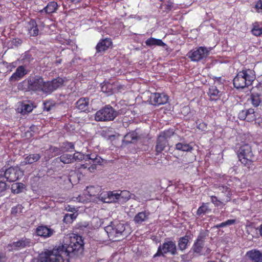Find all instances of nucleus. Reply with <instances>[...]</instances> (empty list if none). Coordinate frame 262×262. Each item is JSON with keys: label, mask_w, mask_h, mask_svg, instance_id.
<instances>
[{"label": "nucleus", "mask_w": 262, "mask_h": 262, "mask_svg": "<svg viewBox=\"0 0 262 262\" xmlns=\"http://www.w3.org/2000/svg\"><path fill=\"white\" fill-rule=\"evenodd\" d=\"M58 4L55 2H50L48 5L41 10L40 12L43 13L45 12L46 14H51L56 12L58 9Z\"/></svg>", "instance_id": "a878e982"}, {"label": "nucleus", "mask_w": 262, "mask_h": 262, "mask_svg": "<svg viewBox=\"0 0 262 262\" xmlns=\"http://www.w3.org/2000/svg\"><path fill=\"white\" fill-rule=\"evenodd\" d=\"M23 171L17 166L2 168L0 169V177L10 182L16 181L23 177Z\"/></svg>", "instance_id": "9d476101"}, {"label": "nucleus", "mask_w": 262, "mask_h": 262, "mask_svg": "<svg viewBox=\"0 0 262 262\" xmlns=\"http://www.w3.org/2000/svg\"><path fill=\"white\" fill-rule=\"evenodd\" d=\"M209 50L204 47H200L190 51L187 53V56L191 61L198 62L207 57Z\"/></svg>", "instance_id": "ddd939ff"}, {"label": "nucleus", "mask_w": 262, "mask_h": 262, "mask_svg": "<svg viewBox=\"0 0 262 262\" xmlns=\"http://www.w3.org/2000/svg\"><path fill=\"white\" fill-rule=\"evenodd\" d=\"M8 187V185L5 182V180L0 177V195H3Z\"/></svg>", "instance_id": "79ce46f5"}, {"label": "nucleus", "mask_w": 262, "mask_h": 262, "mask_svg": "<svg viewBox=\"0 0 262 262\" xmlns=\"http://www.w3.org/2000/svg\"><path fill=\"white\" fill-rule=\"evenodd\" d=\"M181 257L182 259H185V258H190V255L188 254V253L187 254H184V255H181Z\"/></svg>", "instance_id": "864d4df0"}, {"label": "nucleus", "mask_w": 262, "mask_h": 262, "mask_svg": "<svg viewBox=\"0 0 262 262\" xmlns=\"http://www.w3.org/2000/svg\"><path fill=\"white\" fill-rule=\"evenodd\" d=\"M108 237L113 241H119L120 237L126 236L127 232L125 231V224L118 221L112 222L105 228Z\"/></svg>", "instance_id": "423d86ee"}, {"label": "nucleus", "mask_w": 262, "mask_h": 262, "mask_svg": "<svg viewBox=\"0 0 262 262\" xmlns=\"http://www.w3.org/2000/svg\"><path fill=\"white\" fill-rule=\"evenodd\" d=\"M171 7H172V4H171L170 5H168V8L169 9H171Z\"/></svg>", "instance_id": "052dcab7"}, {"label": "nucleus", "mask_w": 262, "mask_h": 262, "mask_svg": "<svg viewBox=\"0 0 262 262\" xmlns=\"http://www.w3.org/2000/svg\"><path fill=\"white\" fill-rule=\"evenodd\" d=\"M232 195L231 192H228L227 193L223 194V195L221 196V200L223 202V203H226L229 202L231 200V196Z\"/></svg>", "instance_id": "c03bdc74"}, {"label": "nucleus", "mask_w": 262, "mask_h": 262, "mask_svg": "<svg viewBox=\"0 0 262 262\" xmlns=\"http://www.w3.org/2000/svg\"><path fill=\"white\" fill-rule=\"evenodd\" d=\"M252 34L256 36H260L262 34V29L256 25H255L251 30Z\"/></svg>", "instance_id": "37998d69"}, {"label": "nucleus", "mask_w": 262, "mask_h": 262, "mask_svg": "<svg viewBox=\"0 0 262 262\" xmlns=\"http://www.w3.org/2000/svg\"><path fill=\"white\" fill-rule=\"evenodd\" d=\"M246 256L252 262H262V252L257 249L248 251Z\"/></svg>", "instance_id": "aec40b11"}, {"label": "nucleus", "mask_w": 262, "mask_h": 262, "mask_svg": "<svg viewBox=\"0 0 262 262\" xmlns=\"http://www.w3.org/2000/svg\"><path fill=\"white\" fill-rule=\"evenodd\" d=\"M29 33L30 36H36L38 34V29L37 24L34 20L30 22V27L28 28Z\"/></svg>", "instance_id": "2f4dec72"}, {"label": "nucleus", "mask_w": 262, "mask_h": 262, "mask_svg": "<svg viewBox=\"0 0 262 262\" xmlns=\"http://www.w3.org/2000/svg\"><path fill=\"white\" fill-rule=\"evenodd\" d=\"M208 93L211 100H217L221 95V92L215 86H210Z\"/></svg>", "instance_id": "c85d7f7f"}, {"label": "nucleus", "mask_w": 262, "mask_h": 262, "mask_svg": "<svg viewBox=\"0 0 262 262\" xmlns=\"http://www.w3.org/2000/svg\"><path fill=\"white\" fill-rule=\"evenodd\" d=\"M211 202L214 204L216 207H219L221 205H225V203H223V202L221 200V198L219 199L215 196H211L210 197Z\"/></svg>", "instance_id": "a19ab883"}, {"label": "nucleus", "mask_w": 262, "mask_h": 262, "mask_svg": "<svg viewBox=\"0 0 262 262\" xmlns=\"http://www.w3.org/2000/svg\"><path fill=\"white\" fill-rule=\"evenodd\" d=\"M70 3H79L81 0H68Z\"/></svg>", "instance_id": "5fc2aeb1"}, {"label": "nucleus", "mask_w": 262, "mask_h": 262, "mask_svg": "<svg viewBox=\"0 0 262 262\" xmlns=\"http://www.w3.org/2000/svg\"><path fill=\"white\" fill-rule=\"evenodd\" d=\"M145 44L146 46L149 47L152 46H159L164 47L166 46V45L163 42L162 40L156 39L152 37L147 39L145 41Z\"/></svg>", "instance_id": "c756f323"}, {"label": "nucleus", "mask_w": 262, "mask_h": 262, "mask_svg": "<svg viewBox=\"0 0 262 262\" xmlns=\"http://www.w3.org/2000/svg\"><path fill=\"white\" fill-rule=\"evenodd\" d=\"M195 160V156L192 155V159H191V160L189 161H187V162H188V163H192V162H193V161L194 160Z\"/></svg>", "instance_id": "6e6d98bb"}, {"label": "nucleus", "mask_w": 262, "mask_h": 262, "mask_svg": "<svg viewBox=\"0 0 262 262\" xmlns=\"http://www.w3.org/2000/svg\"><path fill=\"white\" fill-rule=\"evenodd\" d=\"M56 161L59 160L64 164H71L73 163L72 155L64 154L56 159Z\"/></svg>", "instance_id": "473e14b6"}, {"label": "nucleus", "mask_w": 262, "mask_h": 262, "mask_svg": "<svg viewBox=\"0 0 262 262\" xmlns=\"http://www.w3.org/2000/svg\"><path fill=\"white\" fill-rule=\"evenodd\" d=\"M118 115L117 112L112 106L107 105L95 113V119L96 121H112Z\"/></svg>", "instance_id": "1a4fd4ad"}, {"label": "nucleus", "mask_w": 262, "mask_h": 262, "mask_svg": "<svg viewBox=\"0 0 262 262\" xmlns=\"http://www.w3.org/2000/svg\"><path fill=\"white\" fill-rule=\"evenodd\" d=\"M91 165L88 167V170L90 172H94L96 170L97 165H99V164L91 163Z\"/></svg>", "instance_id": "de8ad7c7"}, {"label": "nucleus", "mask_w": 262, "mask_h": 262, "mask_svg": "<svg viewBox=\"0 0 262 262\" xmlns=\"http://www.w3.org/2000/svg\"><path fill=\"white\" fill-rule=\"evenodd\" d=\"M255 124H257L258 126L262 128V118L259 117V118L256 120Z\"/></svg>", "instance_id": "603ef678"}, {"label": "nucleus", "mask_w": 262, "mask_h": 262, "mask_svg": "<svg viewBox=\"0 0 262 262\" xmlns=\"http://www.w3.org/2000/svg\"><path fill=\"white\" fill-rule=\"evenodd\" d=\"M219 189L223 194H225L228 192H231L229 188L226 186H221L219 187Z\"/></svg>", "instance_id": "49530a36"}, {"label": "nucleus", "mask_w": 262, "mask_h": 262, "mask_svg": "<svg viewBox=\"0 0 262 262\" xmlns=\"http://www.w3.org/2000/svg\"><path fill=\"white\" fill-rule=\"evenodd\" d=\"M167 253L172 255L178 254L176 242L169 238H166L164 243L159 246L157 252L155 254L154 257L163 256Z\"/></svg>", "instance_id": "9b49d317"}, {"label": "nucleus", "mask_w": 262, "mask_h": 262, "mask_svg": "<svg viewBox=\"0 0 262 262\" xmlns=\"http://www.w3.org/2000/svg\"><path fill=\"white\" fill-rule=\"evenodd\" d=\"M36 232L37 235L47 238L53 235L54 231L47 226H41L37 228Z\"/></svg>", "instance_id": "5701e85b"}, {"label": "nucleus", "mask_w": 262, "mask_h": 262, "mask_svg": "<svg viewBox=\"0 0 262 262\" xmlns=\"http://www.w3.org/2000/svg\"><path fill=\"white\" fill-rule=\"evenodd\" d=\"M206 237V235L204 232H201L199 234L188 253L190 258L201 255H206L210 253L211 250L208 248L205 247Z\"/></svg>", "instance_id": "39448f33"}, {"label": "nucleus", "mask_w": 262, "mask_h": 262, "mask_svg": "<svg viewBox=\"0 0 262 262\" xmlns=\"http://www.w3.org/2000/svg\"><path fill=\"white\" fill-rule=\"evenodd\" d=\"M6 261V254L2 252H0V262H5Z\"/></svg>", "instance_id": "3c124183"}, {"label": "nucleus", "mask_w": 262, "mask_h": 262, "mask_svg": "<svg viewBox=\"0 0 262 262\" xmlns=\"http://www.w3.org/2000/svg\"><path fill=\"white\" fill-rule=\"evenodd\" d=\"M89 100L87 98H80L76 102V107L81 112H85L88 108Z\"/></svg>", "instance_id": "bb28decb"}, {"label": "nucleus", "mask_w": 262, "mask_h": 262, "mask_svg": "<svg viewBox=\"0 0 262 262\" xmlns=\"http://www.w3.org/2000/svg\"><path fill=\"white\" fill-rule=\"evenodd\" d=\"M150 102L152 105H159L166 103L168 96L164 94L152 93L150 96Z\"/></svg>", "instance_id": "f3484780"}, {"label": "nucleus", "mask_w": 262, "mask_h": 262, "mask_svg": "<svg viewBox=\"0 0 262 262\" xmlns=\"http://www.w3.org/2000/svg\"><path fill=\"white\" fill-rule=\"evenodd\" d=\"M87 164H88V163L82 164L81 165V167L85 169L87 168Z\"/></svg>", "instance_id": "bf43d9fd"}, {"label": "nucleus", "mask_w": 262, "mask_h": 262, "mask_svg": "<svg viewBox=\"0 0 262 262\" xmlns=\"http://www.w3.org/2000/svg\"><path fill=\"white\" fill-rule=\"evenodd\" d=\"M33 105L32 103L24 102L18 109L20 110V113L23 114H26L31 112L33 108Z\"/></svg>", "instance_id": "7c9ffc66"}, {"label": "nucleus", "mask_w": 262, "mask_h": 262, "mask_svg": "<svg viewBox=\"0 0 262 262\" xmlns=\"http://www.w3.org/2000/svg\"><path fill=\"white\" fill-rule=\"evenodd\" d=\"M63 83L64 80L60 77L45 81L39 75H30L18 84V88L25 92H41L44 94H50L61 87Z\"/></svg>", "instance_id": "f03ea898"}, {"label": "nucleus", "mask_w": 262, "mask_h": 262, "mask_svg": "<svg viewBox=\"0 0 262 262\" xmlns=\"http://www.w3.org/2000/svg\"><path fill=\"white\" fill-rule=\"evenodd\" d=\"M55 105V103L53 101H47L43 103L44 111L49 112L52 110Z\"/></svg>", "instance_id": "58836bf2"}, {"label": "nucleus", "mask_w": 262, "mask_h": 262, "mask_svg": "<svg viewBox=\"0 0 262 262\" xmlns=\"http://www.w3.org/2000/svg\"><path fill=\"white\" fill-rule=\"evenodd\" d=\"M149 215L150 212L145 210L138 213L135 216L133 221L136 224L141 225L148 220Z\"/></svg>", "instance_id": "4be33fe9"}, {"label": "nucleus", "mask_w": 262, "mask_h": 262, "mask_svg": "<svg viewBox=\"0 0 262 262\" xmlns=\"http://www.w3.org/2000/svg\"><path fill=\"white\" fill-rule=\"evenodd\" d=\"M237 156L241 163L247 167H249L255 159L251 146L249 144H244L240 147Z\"/></svg>", "instance_id": "6e6552de"}, {"label": "nucleus", "mask_w": 262, "mask_h": 262, "mask_svg": "<svg viewBox=\"0 0 262 262\" xmlns=\"http://www.w3.org/2000/svg\"><path fill=\"white\" fill-rule=\"evenodd\" d=\"M84 242L81 236H71L70 242L47 250L39 254V258L33 262H70L72 258H80L83 256Z\"/></svg>", "instance_id": "f257e3e1"}, {"label": "nucleus", "mask_w": 262, "mask_h": 262, "mask_svg": "<svg viewBox=\"0 0 262 262\" xmlns=\"http://www.w3.org/2000/svg\"><path fill=\"white\" fill-rule=\"evenodd\" d=\"M25 185L21 183H13L11 185V191L14 194H18L23 191Z\"/></svg>", "instance_id": "72a5a7b5"}, {"label": "nucleus", "mask_w": 262, "mask_h": 262, "mask_svg": "<svg viewBox=\"0 0 262 262\" xmlns=\"http://www.w3.org/2000/svg\"><path fill=\"white\" fill-rule=\"evenodd\" d=\"M23 207L21 205H18L16 207H14L12 208L11 213L12 214H16L18 213L21 212Z\"/></svg>", "instance_id": "a18cd8bd"}, {"label": "nucleus", "mask_w": 262, "mask_h": 262, "mask_svg": "<svg viewBox=\"0 0 262 262\" xmlns=\"http://www.w3.org/2000/svg\"><path fill=\"white\" fill-rule=\"evenodd\" d=\"M235 223V220H228L226 222H223L221 224H217L216 225L214 226V228H219L222 227H224L227 226H230L231 225L234 224Z\"/></svg>", "instance_id": "ea45409f"}, {"label": "nucleus", "mask_w": 262, "mask_h": 262, "mask_svg": "<svg viewBox=\"0 0 262 262\" xmlns=\"http://www.w3.org/2000/svg\"><path fill=\"white\" fill-rule=\"evenodd\" d=\"M209 208L206 204L203 203L198 209L196 214L199 216H202L209 211Z\"/></svg>", "instance_id": "e433bc0d"}, {"label": "nucleus", "mask_w": 262, "mask_h": 262, "mask_svg": "<svg viewBox=\"0 0 262 262\" xmlns=\"http://www.w3.org/2000/svg\"><path fill=\"white\" fill-rule=\"evenodd\" d=\"M50 151L52 152H55V154L58 155L60 154V150L58 148L54 146H51L50 148Z\"/></svg>", "instance_id": "09e8293b"}, {"label": "nucleus", "mask_w": 262, "mask_h": 262, "mask_svg": "<svg viewBox=\"0 0 262 262\" xmlns=\"http://www.w3.org/2000/svg\"><path fill=\"white\" fill-rule=\"evenodd\" d=\"M74 144L72 142H64L62 144L61 148L63 149V151L71 152L74 149Z\"/></svg>", "instance_id": "c9c22d12"}, {"label": "nucleus", "mask_w": 262, "mask_h": 262, "mask_svg": "<svg viewBox=\"0 0 262 262\" xmlns=\"http://www.w3.org/2000/svg\"><path fill=\"white\" fill-rule=\"evenodd\" d=\"M89 161V164L95 163L101 165L103 162V159L95 154H90L85 155V161Z\"/></svg>", "instance_id": "393cba45"}, {"label": "nucleus", "mask_w": 262, "mask_h": 262, "mask_svg": "<svg viewBox=\"0 0 262 262\" xmlns=\"http://www.w3.org/2000/svg\"><path fill=\"white\" fill-rule=\"evenodd\" d=\"M41 157L39 154H32L27 156L24 159V161L21 162V165L24 166L27 164H31L38 161Z\"/></svg>", "instance_id": "b1692460"}, {"label": "nucleus", "mask_w": 262, "mask_h": 262, "mask_svg": "<svg viewBox=\"0 0 262 262\" xmlns=\"http://www.w3.org/2000/svg\"><path fill=\"white\" fill-rule=\"evenodd\" d=\"M261 111L258 108L244 110L239 112L238 117L241 120H246L247 122L256 121L260 117Z\"/></svg>", "instance_id": "f8f14e48"}, {"label": "nucleus", "mask_w": 262, "mask_h": 262, "mask_svg": "<svg viewBox=\"0 0 262 262\" xmlns=\"http://www.w3.org/2000/svg\"><path fill=\"white\" fill-rule=\"evenodd\" d=\"M262 85H259L252 89V94L250 97L251 103L257 108L262 104Z\"/></svg>", "instance_id": "2eb2a0df"}, {"label": "nucleus", "mask_w": 262, "mask_h": 262, "mask_svg": "<svg viewBox=\"0 0 262 262\" xmlns=\"http://www.w3.org/2000/svg\"><path fill=\"white\" fill-rule=\"evenodd\" d=\"M68 211H70L72 212H73L74 211H75V209L74 208H72L69 206V208L68 209Z\"/></svg>", "instance_id": "13d9d810"}, {"label": "nucleus", "mask_w": 262, "mask_h": 262, "mask_svg": "<svg viewBox=\"0 0 262 262\" xmlns=\"http://www.w3.org/2000/svg\"><path fill=\"white\" fill-rule=\"evenodd\" d=\"M130 195L131 193L127 190L121 191L120 193L114 191L101 193L99 198L104 203L122 204L127 202L130 198Z\"/></svg>", "instance_id": "20e7f679"}, {"label": "nucleus", "mask_w": 262, "mask_h": 262, "mask_svg": "<svg viewBox=\"0 0 262 262\" xmlns=\"http://www.w3.org/2000/svg\"><path fill=\"white\" fill-rule=\"evenodd\" d=\"M192 239L191 234H186L185 236L181 237L178 241V245L179 249L182 252L184 251L188 248Z\"/></svg>", "instance_id": "6ab92c4d"}, {"label": "nucleus", "mask_w": 262, "mask_h": 262, "mask_svg": "<svg viewBox=\"0 0 262 262\" xmlns=\"http://www.w3.org/2000/svg\"><path fill=\"white\" fill-rule=\"evenodd\" d=\"M255 7L257 10H262V0H259L255 5Z\"/></svg>", "instance_id": "8fccbe9b"}, {"label": "nucleus", "mask_w": 262, "mask_h": 262, "mask_svg": "<svg viewBox=\"0 0 262 262\" xmlns=\"http://www.w3.org/2000/svg\"><path fill=\"white\" fill-rule=\"evenodd\" d=\"M73 163L75 161H81L83 160H85V155H84L80 152H75L73 155H72Z\"/></svg>", "instance_id": "4c0bfd02"}, {"label": "nucleus", "mask_w": 262, "mask_h": 262, "mask_svg": "<svg viewBox=\"0 0 262 262\" xmlns=\"http://www.w3.org/2000/svg\"><path fill=\"white\" fill-rule=\"evenodd\" d=\"M28 72V70L25 66H19L9 78V80L12 83L18 81L23 78L25 75H27Z\"/></svg>", "instance_id": "dca6fc26"}, {"label": "nucleus", "mask_w": 262, "mask_h": 262, "mask_svg": "<svg viewBox=\"0 0 262 262\" xmlns=\"http://www.w3.org/2000/svg\"><path fill=\"white\" fill-rule=\"evenodd\" d=\"M175 148L178 150L185 152H191L193 147L190 144L184 142H179L175 145Z\"/></svg>", "instance_id": "cd10ccee"}, {"label": "nucleus", "mask_w": 262, "mask_h": 262, "mask_svg": "<svg viewBox=\"0 0 262 262\" xmlns=\"http://www.w3.org/2000/svg\"><path fill=\"white\" fill-rule=\"evenodd\" d=\"M112 45L111 39L105 38L101 40L97 45L96 50L97 53H102L107 50Z\"/></svg>", "instance_id": "412c9836"}, {"label": "nucleus", "mask_w": 262, "mask_h": 262, "mask_svg": "<svg viewBox=\"0 0 262 262\" xmlns=\"http://www.w3.org/2000/svg\"><path fill=\"white\" fill-rule=\"evenodd\" d=\"M77 216V214L75 213L66 214L63 221L67 224L71 223L76 218Z\"/></svg>", "instance_id": "f704fd0d"}, {"label": "nucleus", "mask_w": 262, "mask_h": 262, "mask_svg": "<svg viewBox=\"0 0 262 262\" xmlns=\"http://www.w3.org/2000/svg\"><path fill=\"white\" fill-rule=\"evenodd\" d=\"M174 132L173 129H168L161 132L158 135L155 146L156 155H158L163 151H165L166 148L168 147V139L174 135Z\"/></svg>", "instance_id": "0eeeda50"}, {"label": "nucleus", "mask_w": 262, "mask_h": 262, "mask_svg": "<svg viewBox=\"0 0 262 262\" xmlns=\"http://www.w3.org/2000/svg\"><path fill=\"white\" fill-rule=\"evenodd\" d=\"M33 244V241L31 239L27 238L26 237H23L16 242H14L8 244L7 248L9 251H17L21 249L32 246Z\"/></svg>", "instance_id": "4468645a"}, {"label": "nucleus", "mask_w": 262, "mask_h": 262, "mask_svg": "<svg viewBox=\"0 0 262 262\" xmlns=\"http://www.w3.org/2000/svg\"><path fill=\"white\" fill-rule=\"evenodd\" d=\"M143 138L142 135H139L136 131H133L125 135L122 141L125 144L135 143L138 140H141Z\"/></svg>", "instance_id": "a211bd4d"}, {"label": "nucleus", "mask_w": 262, "mask_h": 262, "mask_svg": "<svg viewBox=\"0 0 262 262\" xmlns=\"http://www.w3.org/2000/svg\"><path fill=\"white\" fill-rule=\"evenodd\" d=\"M259 232L260 235L262 236V224L259 227Z\"/></svg>", "instance_id": "4d7b16f0"}, {"label": "nucleus", "mask_w": 262, "mask_h": 262, "mask_svg": "<svg viewBox=\"0 0 262 262\" xmlns=\"http://www.w3.org/2000/svg\"><path fill=\"white\" fill-rule=\"evenodd\" d=\"M255 78V72L254 70L249 69H243L234 78V86L237 89L248 87L252 84Z\"/></svg>", "instance_id": "7ed1b4c3"}]
</instances>
